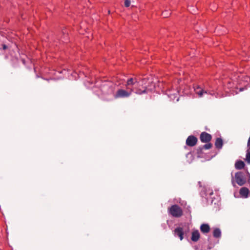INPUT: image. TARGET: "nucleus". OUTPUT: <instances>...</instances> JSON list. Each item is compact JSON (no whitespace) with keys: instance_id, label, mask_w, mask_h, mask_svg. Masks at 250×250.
<instances>
[{"instance_id":"f257e3e1","label":"nucleus","mask_w":250,"mask_h":250,"mask_svg":"<svg viewBox=\"0 0 250 250\" xmlns=\"http://www.w3.org/2000/svg\"><path fill=\"white\" fill-rule=\"evenodd\" d=\"M133 91V89L130 87H127V90L122 89H119L115 95V98H119L128 97L131 94Z\"/></svg>"},{"instance_id":"f03ea898","label":"nucleus","mask_w":250,"mask_h":250,"mask_svg":"<svg viewBox=\"0 0 250 250\" xmlns=\"http://www.w3.org/2000/svg\"><path fill=\"white\" fill-rule=\"evenodd\" d=\"M170 214L173 217H180L183 215L182 208L177 205H172L169 208Z\"/></svg>"},{"instance_id":"7ed1b4c3","label":"nucleus","mask_w":250,"mask_h":250,"mask_svg":"<svg viewBox=\"0 0 250 250\" xmlns=\"http://www.w3.org/2000/svg\"><path fill=\"white\" fill-rule=\"evenodd\" d=\"M235 179L236 183L240 186L244 185L247 181L245 173L241 171L235 174Z\"/></svg>"},{"instance_id":"20e7f679","label":"nucleus","mask_w":250,"mask_h":250,"mask_svg":"<svg viewBox=\"0 0 250 250\" xmlns=\"http://www.w3.org/2000/svg\"><path fill=\"white\" fill-rule=\"evenodd\" d=\"M197 141V137L193 135H190L186 140V145L189 146H194L196 145Z\"/></svg>"},{"instance_id":"39448f33","label":"nucleus","mask_w":250,"mask_h":250,"mask_svg":"<svg viewBox=\"0 0 250 250\" xmlns=\"http://www.w3.org/2000/svg\"><path fill=\"white\" fill-rule=\"evenodd\" d=\"M212 139V136L206 132H203L200 136V139L202 143H209Z\"/></svg>"},{"instance_id":"423d86ee","label":"nucleus","mask_w":250,"mask_h":250,"mask_svg":"<svg viewBox=\"0 0 250 250\" xmlns=\"http://www.w3.org/2000/svg\"><path fill=\"white\" fill-rule=\"evenodd\" d=\"M174 234L180 238V240H182L183 239L184 231L182 228L178 227L175 229L174 230Z\"/></svg>"},{"instance_id":"0eeeda50","label":"nucleus","mask_w":250,"mask_h":250,"mask_svg":"<svg viewBox=\"0 0 250 250\" xmlns=\"http://www.w3.org/2000/svg\"><path fill=\"white\" fill-rule=\"evenodd\" d=\"M200 238V235L198 230H195L192 232L191 239L193 242L198 241Z\"/></svg>"},{"instance_id":"6e6552de","label":"nucleus","mask_w":250,"mask_h":250,"mask_svg":"<svg viewBox=\"0 0 250 250\" xmlns=\"http://www.w3.org/2000/svg\"><path fill=\"white\" fill-rule=\"evenodd\" d=\"M200 228L201 231L204 234L208 233L210 230V226L208 224H202Z\"/></svg>"},{"instance_id":"1a4fd4ad","label":"nucleus","mask_w":250,"mask_h":250,"mask_svg":"<svg viewBox=\"0 0 250 250\" xmlns=\"http://www.w3.org/2000/svg\"><path fill=\"white\" fill-rule=\"evenodd\" d=\"M245 166L244 162L241 160H239L236 162L235 164V167L237 169H242Z\"/></svg>"},{"instance_id":"9d476101","label":"nucleus","mask_w":250,"mask_h":250,"mask_svg":"<svg viewBox=\"0 0 250 250\" xmlns=\"http://www.w3.org/2000/svg\"><path fill=\"white\" fill-rule=\"evenodd\" d=\"M223 145V140L220 138H217L215 142V147L218 149H221Z\"/></svg>"},{"instance_id":"9b49d317","label":"nucleus","mask_w":250,"mask_h":250,"mask_svg":"<svg viewBox=\"0 0 250 250\" xmlns=\"http://www.w3.org/2000/svg\"><path fill=\"white\" fill-rule=\"evenodd\" d=\"M138 83L136 79L130 78L127 81L126 85L127 87H129L130 85H138Z\"/></svg>"},{"instance_id":"f8f14e48","label":"nucleus","mask_w":250,"mask_h":250,"mask_svg":"<svg viewBox=\"0 0 250 250\" xmlns=\"http://www.w3.org/2000/svg\"><path fill=\"white\" fill-rule=\"evenodd\" d=\"M195 92L197 94L199 95L200 97H202L203 93H207V91L204 90L203 89H201L199 86H197L196 88H195Z\"/></svg>"},{"instance_id":"ddd939ff","label":"nucleus","mask_w":250,"mask_h":250,"mask_svg":"<svg viewBox=\"0 0 250 250\" xmlns=\"http://www.w3.org/2000/svg\"><path fill=\"white\" fill-rule=\"evenodd\" d=\"M240 194L242 196L247 197L249 194L248 188L245 187L242 188L240 190Z\"/></svg>"},{"instance_id":"4468645a","label":"nucleus","mask_w":250,"mask_h":250,"mask_svg":"<svg viewBox=\"0 0 250 250\" xmlns=\"http://www.w3.org/2000/svg\"><path fill=\"white\" fill-rule=\"evenodd\" d=\"M207 144L204 145V146H203L202 147H199L198 149V151H202V150L203 149H209L210 148H211L212 146V145L209 142V143H207Z\"/></svg>"},{"instance_id":"2eb2a0df","label":"nucleus","mask_w":250,"mask_h":250,"mask_svg":"<svg viewBox=\"0 0 250 250\" xmlns=\"http://www.w3.org/2000/svg\"><path fill=\"white\" fill-rule=\"evenodd\" d=\"M221 235V232L219 228H215L213 231V236L215 238H219Z\"/></svg>"},{"instance_id":"dca6fc26","label":"nucleus","mask_w":250,"mask_h":250,"mask_svg":"<svg viewBox=\"0 0 250 250\" xmlns=\"http://www.w3.org/2000/svg\"><path fill=\"white\" fill-rule=\"evenodd\" d=\"M146 87L145 86L144 87V89L141 90L139 88H136L135 93L137 94H142L143 93H146Z\"/></svg>"},{"instance_id":"f3484780","label":"nucleus","mask_w":250,"mask_h":250,"mask_svg":"<svg viewBox=\"0 0 250 250\" xmlns=\"http://www.w3.org/2000/svg\"><path fill=\"white\" fill-rule=\"evenodd\" d=\"M245 161L248 164H250V150H247Z\"/></svg>"},{"instance_id":"a211bd4d","label":"nucleus","mask_w":250,"mask_h":250,"mask_svg":"<svg viewBox=\"0 0 250 250\" xmlns=\"http://www.w3.org/2000/svg\"><path fill=\"white\" fill-rule=\"evenodd\" d=\"M170 14L171 13L170 12H169L168 11H166L163 12L162 15L163 16V17L164 18H167L170 15Z\"/></svg>"},{"instance_id":"6ab92c4d","label":"nucleus","mask_w":250,"mask_h":250,"mask_svg":"<svg viewBox=\"0 0 250 250\" xmlns=\"http://www.w3.org/2000/svg\"><path fill=\"white\" fill-rule=\"evenodd\" d=\"M130 4V0H125V7L129 6Z\"/></svg>"},{"instance_id":"aec40b11","label":"nucleus","mask_w":250,"mask_h":250,"mask_svg":"<svg viewBox=\"0 0 250 250\" xmlns=\"http://www.w3.org/2000/svg\"><path fill=\"white\" fill-rule=\"evenodd\" d=\"M2 48L3 50H5L7 48V46L6 45L3 44L2 45Z\"/></svg>"},{"instance_id":"412c9836","label":"nucleus","mask_w":250,"mask_h":250,"mask_svg":"<svg viewBox=\"0 0 250 250\" xmlns=\"http://www.w3.org/2000/svg\"><path fill=\"white\" fill-rule=\"evenodd\" d=\"M62 33L64 34H65L66 33L65 30H63L62 31Z\"/></svg>"},{"instance_id":"4be33fe9","label":"nucleus","mask_w":250,"mask_h":250,"mask_svg":"<svg viewBox=\"0 0 250 250\" xmlns=\"http://www.w3.org/2000/svg\"><path fill=\"white\" fill-rule=\"evenodd\" d=\"M213 194V192H211L210 193V195H212Z\"/></svg>"}]
</instances>
